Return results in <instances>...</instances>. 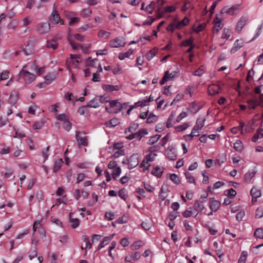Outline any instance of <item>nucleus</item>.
<instances>
[{"instance_id": "52", "label": "nucleus", "mask_w": 263, "mask_h": 263, "mask_svg": "<svg viewBox=\"0 0 263 263\" xmlns=\"http://www.w3.org/2000/svg\"><path fill=\"white\" fill-rule=\"evenodd\" d=\"M176 29H179L178 26L177 25L176 22H173L168 26L167 28V30L168 31L173 32Z\"/></svg>"}, {"instance_id": "30", "label": "nucleus", "mask_w": 263, "mask_h": 263, "mask_svg": "<svg viewBox=\"0 0 263 263\" xmlns=\"http://www.w3.org/2000/svg\"><path fill=\"white\" fill-rule=\"evenodd\" d=\"M194 211L193 207H190L182 213V215L184 217L188 218L194 214Z\"/></svg>"}, {"instance_id": "37", "label": "nucleus", "mask_w": 263, "mask_h": 263, "mask_svg": "<svg viewBox=\"0 0 263 263\" xmlns=\"http://www.w3.org/2000/svg\"><path fill=\"white\" fill-rule=\"evenodd\" d=\"M156 156L157 154L154 153H150L146 155L145 159L146 160V164H147V167L150 166V164H148V162L154 161Z\"/></svg>"}, {"instance_id": "61", "label": "nucleus", "mask_w": 263, "mask_h": 263, "mask_svg": "<svg viewBox=\"0 0 263 263\" xmlns=\"http://www.w3.org/2000/svg\"><path fill=\"white\" fill-rule=\"evenodd\" d=\"M245 215V212L244 211H240L237 214L236 216V220L238 221H240L242 220V218Z\"/></svg>"}, {"instance_id": "27", "label": "nucleus", "mask_w": 263, "mask_h": 263, "mask_svg": "<svg viewBox=\"0 0 263 263\" xmlns=\"http://www.w3.org/2000/svg\"><path fill=\"white\" fill-rule=\"evenodd\" d=\"M133 50L132 49H129L128 51L124 53H120L119 54L118 58L120 60H123L126 58L129 57L133 54Z\"/></svg>"}, {"instance_id": "50", "label": "nucleus", "mask_w": 263, "mask_h": 263, "mask_svg": "<svg viewBox=\"0 0 263 263\" xmlns=\"http://www.w3.org/2000/svg\"><path fill=\"white\" fill-rule=\"evenodd\" d=\"M189 22V20L187 17H185L182 21L176 22L177 25L178 26L179 28H181L182 27L188 24Z\"/></svg>"}, {"instance_id": "62", "label": "nucleus", "mask_w": 263, "mask_h": 263, "mask_svg": "<svg viewBox=\"0 0 263 263\" xmlns=\"http://www.w3.org/2000/svg\"><path fill=\"white\" fill-rule=\"evenodd\" d=\"M69 34L72 35L73 41V39H75V40H77L78 41H83L84 40V36L80 34Z\"/></svg>"}, {"instance_id": "57", "label": "nucleus", "mask_w": 263, "mask_h": 263, "mask_svg": "<svg viewBox=\"0 0 263 263\" xmlns=\"http://www.w3.org/2000/svg\"><path fill=\"white\" fill-rule=\"evenodd\" d=\"M50 146H47L44 150H43L42 151V155L44 158V161L45 162L46 160H47L48 156H49V150Z\"/></svg>"}, {"instance_id": "6", "label": "nucleus", "mask_w": 263, "mask_h": 263, "mask_svg": "<svg viewBox=\"0 0 263 263\" xmlns=\"http://www.w3.org/2000/svg\"><path fill=\"white\" fill-rule=\"evenodd\" d=\"M128 168L132 169L137 166L139 164V159L138 154H133L129 159H128Z\"/></svg>"}, {"instance_id": "5", "label": "nucleus", "mask_w": 263, "mask_h": 263, "mask_svg": "<svg viewBox=\"0 0 263 263\" xmlns=\"http://www.w3.org/2000/svg\"><path fill=\"white\" fill-rule=\"evenodd\" d=\"M50 25L49 23L42 22L37 24L36 30L39 34H45L49 32Z\"/></svg>"}, {"instance_id": "45", "label": "nucleus", "mask_w": 263, "mask_h": 263, "mask_svg": "<svg viewBox=\"0 0 263 263\" xmlns=\"http://www.w3.org/2000/svg\"><path fill=\"white\" fill-rule=\"evenodd\" d=\"M121 173V169L120 167H117L112 173V178L115 180H117V178Z\"/></svg>"}, {"instance_id": "59", "label": "nucleus", "mask_w": 263, "mask_h": 263, "mask_svg": "<svg viewBox=\"0 0 263 263\" xmlns=\"http://www.w3.org/2000/svg\"><path fill=\"white\" fill-rule=\"evenodd\" d=\"M168 71H166L164 72V76L162 78V79L160 81V84L161 85H163L165 82L170 80V79L168 77Z\"/></svg>"}, {"instance_id": "36", "label": "nucleus", "mask_w": 263, "mask_h": 263, "mask_svg": "<svg viewBox=\"0 0 263 263\" xmlns=\"http://www.w3.org/2000/svg\"><path fill=\"white\" fill-rule=\"evenodd\" d=\"M110 33L104 30H100L98 32V36L99 37L108 39L109 37Z\"/></svg>"}, {"instance_id": "25", "label": "nucleus", "mask_w": 263, "mask_h": 263, "mask_svg": "<svg viewBox=\"0 0 263 263\" xmlns=\"http://www.w3.org/2000/svg\"><path fill=\"white\" fill-rule=\"evenodd\" d=\"M200 132L199 130L196 129L195 128H193L192 132L189 135H186L185 137L186 140H191L194 137H197L199 136Z\"/></svg>"}, {"instance_id": "43", "label": "nucleus", "mask_w": 263, "mask_h": 263, "mask_svg": "<svg viewBox=\"0 0 263 263\" xmlns=\"http://www.w3.org/2000/svg\"><path fill=\"white\" fill-rule=\"evenodd\" d=\"M168 191V189L163 185L161 188L159 198L162 200H164L166 197V195H164V194H165Z\"/></svg>"}, {"instance_id": "20", "label": "nucleus", "mask_w": 263, "mask_h": 263, "mask_svg": "<svg viewBox=\"0 0 263 263\" xmlns=\"http://www.w3.org/2000/svg\"><path fill=\"white\" fill-rule=\"evenodd\" d=\"M46 46L48 48L55 50L58 47V43L55 39H52L47 41Z\"/></svg>"}, {"instance_id": "17", "label": "nucleus", "mask_w": 263, "mask_h": 263, "mask_svg": "<svg viewBox=\"0 0 263 263\" xmlns=\"http://www.w3.org/2000/svg\"><path fill=\"white\" fill-rule=\"evenodd\" d=\"M18 100V93L16 91H12L9 97L8 101L11 104H15Z\"/></svg>"}, {"instance_id": "35", "label": "nucleus", "mask_w": 263, "mask_h": 263, "mask_svg": "<svg viewBox=\"0 0 263 263\" xmlns=\"http://www.w3.org/2000/svg\"><path fill=\"white\" fill-rule=\"evenodd\" d=\"M161 136L159 135H154L150 138L148 140L147 143L149 145H153L156 143L160 139Z\"/></svg>"}, {"instance_id": "7", "label": "nucleus", "mask_w": 263, "mask_h": 263, "mask_svg": "<svg viewBox=\"0 0 263 263\" xmlns=\"http://www.w3.org/2000/svg\"><path fill=\"white\" fill-rule=\"evenodd\" d=\"M125 44V42L121 37H118L114 40L110 41L109 43V46L112 48L123 47Z\"/></svg>"}, {"instance_id": "55", "label": "nucleus", "mask_w": 263, "mask_h": 263, "mask_svg": "<svg viewBox=\"0 0 263 263\" xmlns=\"http://www.w3.org/2000/svg\"><path fill=\"white\" fill-rule=\"evenodd\" d=\"M263 216V208H258L256 209L255 212V217L260 218Z\"/></svg>"}, {"instance_id": "21", "label": "nucleus", "mask_w": 263, "mask_h": 263, "mask_svg": "<svg viewBox=\"0 0 263 263\" xmlns=\"http://www.w3.org/2000/svg\"><path fill=\"white\" fill-rule=\"evenodd\" d=\"M248 107L250 109H255V107L259 105V102L255 99H248L247 101Z\"/></svg>"}, {"instance_id": "44", "label": "nucleus", "mask_w": 263, "mask_h": 263, "mask_svg": "<svg viewBox=\"0 0 263 263\" xmlns=\"http://www.w3.org/2000/svg\"><path fill=\"white\" fill-rule=\"evenodd\" d=\"M205 72V68L203 66H201L197 70H196L194 73V75L196 76L200 77Z\"/></svg>"}, {"instance_id": "32", "label": "nucleus", "mask_w": 263, "mask_h": 263, "mask_svg": "<svg viewBox=\"0 0 263 263\" xmlns=\"http://www.w3.org/2000/svg\"><path fill=\"white\" fill-rule=\"evenodd\" d=\"M68 41L73 49L76 50L80 47V45L75 43L72 40V35L68 34Z\"/></svg>"}, {"instance_id": "11", "label": "nucleus", "mask_w": 263, "mask_h": 263, "mask_svg": "<svg viewBox=\"0 0 263 263\" xmlns=\"http://www.w3.org/2000/svg\"><path fill=\"white\" fill-rule=\"evenodd\" d=\"M166 156L171 160L174 161L177 159L176 153L173 147H168L166 152Z\"/></svg>"}, {"instance_id": "2", "label": "nucleus", "mask_w": 263, "mask_h": 263, "mask_svg": "<svg viewBox=\"0 0 263 263\" xmlns=\"http://www.w3.org/2000/svg\"><path fill=\"white\" fill-rule=\"evenodd\" d=\"M26 68V66H23L18 75L20 78L23 79L26 84H30L34 81L35 76L34 74L27 70Z\"/></svg>"}, {"instance_id": "58", "label": "nucleus", "mask_w": 263, "mask_h": 263, "mask_svg": "<svg viewBox=\"0 0 263 263\" xmlns=\"http://www.w3.org/2000/svg\"><path fill=\"white\" fill-rule=\"evenodd\" d=\"M156 54V50L155 49L151 50L146 54V58L147 60H151Z\"/></svg>"}, {"instance_id": "48", "label": "nucleus", "mask_w": 263, "mask_h": 263, "mask_svg": "<svg viewBox=\"0 0 263 263\" xmlns=\"http://www.w3.org/2000/svg\"><path fill=\"white\" fill-rule=\"evenodd\" d=\"M124 155L125 153L124 150H117V151L115 152V153L112 155L111 158L116 159L121 156H124Z\"/></svg>"}, {"instance_id": "18", "label": "nucleus", "mask_w": 263, "mask_h": 263, "mask_svg": "<svg viewBox=\"0 0 263 263\" xmlns=\"http://www.w3.org/2000/svg\"><path fill=\"white\" fill-rule=\"evenodd\" d=\"M100 102L97 96L89 102L88 104H87V106L92 108H97L100 106Z\"/></svg>"}, {"instance_id": "63", "label": "nucleus", "mask_w": 263, "mask_h": 263, "mask_svg": "<svg viewBox=\"0 0 263 263\" xmlns=\"http://www.w3.org/2000/svg\"><path fill=\"white\" fill-rule=\"evenodd\" d=\"M205 120L206 119L204 118H199L197 119L196 124L199 125L200 127L202 128L204 126Z\"/></svg>"}, {"instance_id": "8", "label": "nucleus", "mask_w": 263, "mask_h": 263, "mask_svg": "<svg viewBox=\"0 0 263 263\" xmlns=\"http://www.w3.org/2000/svg\"><path fill=\"white\" fill-rule=\"evenodd\" d=\"M247 17L246 16H242L238 22L235 27V31L238 33H240L243 27L246 25L247 22Z\"/></svg>"}, {"instance_id": "54", "label": "nucleus", "mask_w": 263, "mask_h": 263, "mask_svg": "<svg viewBox=\"0 0 263 263\" xmlns=\"http://www.w3.org/2000/svg\"><path fill=\"white\" fill-rule=\"evenodd\" d=\"M57 119L61 121H62L63 123L69 120L68 116L64 114H60L57 116Z\"/></svg>"}, {"instance_id": "15", "label": "nucleus", "mask_w": 263, "mask_h": 263, "mask_svg": "<svg viewBox=\"0 0 263 263\" xmlns=\"http://www.w3.org/2000/svg\"><path fill=\"white\" fill-rule=\"evenodd\" d=\"M220 87L217 85H211L208 88V92L210 95H214L219 92Z\"/></svg>"}, {"instance_id": "19", "label": "nucleus", "mask_w": 263, "mask_h": 263, "mask_svg": "<svg viewBox=\"0 0 263 263\" xmlns=\"http://www.w3.org/2000/svg\"><path fill=\"white\" fill-rule=\"evenodd\" d=\"M214 31L217 33L220 30H221L223 27L222 24L221 23V20L216 16L215 18L214 21Z\"/></svg>"}, {"instance_id": "64", "label": "nucleus", "mask_w": 263, "mask_h": 263, "mask_svg": "<svg viewBox=\"0 0 263 263\" xmlns=\"http://www.w3.org/2000/svg\"><path fill=\"white\" fill-rule=\"evenodd\" d=\"M119 196L123 200H125L127 198L126 192L124 189L120 190L118 192Z\"/></svg>"}, {"instance_id": "1", "label": "nucleus", "mask_w": 263, "mask_h": 263, "mask_svg": "<svg viewBox=\"0 0 263 263\" xmlns=\"http://www.w3.org/2000/svg\"><path fill=\"white\" fill-rule=\"evenodd\" d=\"M127 106V103L122 104L118 100H113L109 102V106L106 107V110L109 113H118Z\"/></svg>"}, {"instance_id": "60", "label": "nucleus", "mask_w": 263, "mask_h": 263, "mask_svg": "<svg viewBox=\"0 0 263 263\" xmlns=\"http://www.w3.org/2000/svg\"><path fill=\"white\" fill-rule=\"evenodd\" d=\"M137 133L138 134V139L140 140L143 137L148 134L147 130L145 129H141Z\"/></svg>"}, {"instance_id": "33", "label": "nucleus", "mask_w": 263, "mask_h": 263, "mask_svg": "<svg viewBox=\"0 0 263 263\" xmlns=\"http://www.w3.org/2000/svg\"><path fill=\"white\" fill-rule=\"evenodd\" d=\"M91 13L92 11L89 8H84L81 10L80 12V15L82 17L86 18L89 16L91 14Z\"/></svg>"}, {"instance_id": "42", "label": "nucleus", "mask_w": 263, "mask_h": 263, "mask_svg": "<svg viewBox=\"0 0 263 263\" xmlns=\"http://www.w3.org/2000/svg\"><path fill=\"white\" fill-rule=\"evenodd\" d=\"M170 178L176 184H178L180 182L179 177L175 174H171Z\"/></svg>"}, {"instance_id": "51", "label": "nucleus", "mask_w": 263, "mask_h": 263, "mask_svg": "<svg viewBox=\"0 0 263 263\" xmlns=\"http://www.w3.org/2000/svg\"><path fill=\"white\" fill-rule=\"evenodd\" d=\"M55 79V76L54 74L49 73L47 74L45 77V79L46 81H48L47 83H49V84L53 81Z\"/></svg>"}, {"instance_id": "13", "label": "nucleus", "mask_w": 263, "mask_h": 263, "mask_svg": "<svg viewBox=\"0 0 263 263\" xmlns=\"http://www.w3.org/2000/svg\"><path fill=\"white\" fill-rule=\"evenodd\" d=\"M115 234H112L109 236H106L104 238L103 241L99 244L98 247V250L103 248L107 245L109 242L113 238Z\"/></svg>"}, {"instance_id": "24", "label": "nucleus", "mask_w": 263, "mask_h": 263, "mask_svg": "<svg viewBox=\"0 0 263 263\" xmlns=\"http://www.w3.org/2000/svg\"><path fill=\"white\" fill-rule=\"evenodd\" d=\"M250 194L253 198H257L261 196V191L256 187H253L251 191Z\"/></svg>"}, {"instance_id": "14", "label": "nucleus", "mask_w": 263, "mask_h": 263, "mask_svg": "<svg viewBox=\"0 0 263 263\" xmlns=\"http://www.w3.org/2000/svg\"><path fill=\"white\" fill-rule=\"evenodd\" d=\"M237 9V6H233L231 7H224L221 10V13H227L230 15L234 14L235 11Z\"/></svg>"}, {"instance_id": "34", "label": "nucleus", "mask_w": 263, "mask_h": 263, "mask_svg": "<svg viewBox=\"0 0 263 263\" xmlns=\"http://www.w3.org/2000/svg\"><path fill=\"white\" fill-rule=\"evenodd\" d=\"M254 236L256 238H263V228H257L255 230Z\"/></svg>"}, {"instance_id": "46", "label": "nucleus", "mask_w": 263, "mask_h": 263, "mask_svg": "<svg viewBox=\"0 0 263 263\" xmlns=\"http://www.w3.org/2000/svg\"><path fill=\"white\" fill-rule=\"evenodd\" d=\"M82 240L84 242H85V249H90L91 248V244L89 240V238L87 237L85 235H83L82 236Z\"/></svg>"}, {"instance_id": "47", "label": "nucleus", "mask_w": 263, "mask_h": 263, "mask_svg": "<svg viewBox=\"0 0 263 263\" xmlns=\"http://www.w3.org/2000/svg\"><path fill=\"white\" fill-rule=\"evenodd\" d=\"M185 176L187 180V182L190 183H195V179L193 176L189 172L185 173Z\"/></svg>"}, {"instance_id": "56", "label": "nucleus", "mask_w": 263, "mask_h": 263, "mask_svg": "<svg viewBox=\"0 0 263 263\" xmlns=\"http://www.w3.org/2000/svg\"><path fill=\"white\" fill-rule=\"evenodd\" d=\"M9 119L4 117H0V127L7 125L9 123Z\"/></svg>"}, {"instance_id": "53", "label": "nucleus", "mask_w": 263, "mask_h": 263, "mask_svg": "<svg viewBox=\"0 0 263 263\" xmlns=\"http://www.w3.org/2000/svg\"><path fill=\"white\" fill-rule=\"evenodd\" d=\"M190 126L189 123H185L182 125L177 126L176 128L178 132H182Z\"/></svg>"}, {"instance_id": "10", "label": "nucleus", "mask_w": 263, "mask_h": 263, "mask_svg": "<svg viewBox=\"0 0 263 263\" xmlns=\"http://www.w3.org/2000/svg\"><path fill=\"white\" fill-rule=\"evenodd\" d=\"M220 206V202L213 198H210L209 201V206L210 209L213 211L216 212L218 210Z\"/></svg>"}, {"instance_id": "3", "label": "nucleus", "mask_w": 263, "mask_h": 263, "mask_svg": "<svg viewBox=\"0 0 263 263\" xmlns=\"http://www.w3.org/2000/svg\"><path fill=\"white\" fill-rule=\"evenodd\" d=\"M80 57V56L78 54H71L70 55V58L67 59L66 61V65L70 72H71V68H78V63H79V61L78 59H79Z\"/></svg>"}, {"instance_id": "16", "label": "nucleus", "mask_w": 263, "mask_h": 263, "mask_svg": "<svg viewBox=\"0 0 263 263\" xmlns=\"http://www.w3.org/2000/svg\"><path fill=\"white\" fill-rule=\"evenodd\" d=\"M256 173V171L255 170L249 171L246 173L244 176V180L246 182H250L251 179L254 177V175Z\"/></svg>"}, {"instance_id": "4", "label": "nucleus", "mask_w": 263, "mask_h": 263, "mask_svg": "<svg viewBox=\"0 0 263 263\" xmlns=\"http://www.w3.org/2000/svg\"><path fill=\"white\" fill-rule=\"evenodd\" d=\"M76 139L79 146H87L88 138L84 134L79 132H76Z\"/></svg>"}, {"instance_id": "22", "label": "nucleus", "mask_w": 263, "mask_h": 263, "mask_svg": "<svg viewBox=\"0 0 263 263\" xmlns=\"http://www.w3.org/2000/svg\"><path fill=\"white\" fill-rule=\"evenodd\" d=\"M243 46L242 42H240L238 40H236L235 42L233 47L231 49V53H234L238 50H239Z\"/></svg>"}, {"instance_id": "40", "label": "nucleus", "mask_w": 263, "mask_h": 263, "mask_svg": "<svg viewBox=\"0 0 263 263\" xmlns=\"http://www.w3.org/2000/svg\"><path fill=\"white\" fill-rule=\"evenodd\" d=\"M155 5H156V3L155 2H151V3L146 7L145 10L149 14H152L153 10L154 9Z\"/></svg>"}, {"instance_id": "29", "label": "nucleus", "mask_w": 263, "mask_h": 263, "mask_svg": "<svg viewBox=\"0 0 263 263\" xmlns=\"http://www.w3.org/2000/svg\"><path fill=\"white\" fill-rule=\"evenodd\" d=\"M203 202V201H199V200H196L195 201V210L198 211L199 212H201L204 208V205H203L202 203Z\"/></svg>"}, {"instance_id": "41", "label": "nucleus", "mask_w": 263, "mask_h": 263, "mask_svg": "<svg viewBox=\"0 0 263 263\" xmlns=\"http://www.w3.org/2000/svg\"><path fill=\"white\" fill-rule=\"evenodd\" d=\"M247 255L248 253L246 251H242L238 259V263H246Z\"/></svg>"}, {"instance_id": "23", "label": "nucleus", "mask_w": 263, "mask_h": 263, "mask_svg": "<svg viewBox=\"0 0 263 263\" xmlns=\"http://www.w3.org/2000/svg\"><path fill=\"white\" fill-rule=\"evenodd\" d=\"M233 148L235 150L238 152H241L244 148L242 142L240 140H237L233 145Z\"/></svg>"}, {"instance_id": "26", "label": "nucleus", "mask_w": 263, "mask_h": 263, "mask_svg": "<svg viewBox=\"0 0 263 263\" xmlns=\"http://www.w3.org/2000/svg\"><path fill=\"white\" fill-rule=\"evenodd\" d=\"M72 215V213L69 214L70 220L69 221L71 223V226L73 229L77 228L80 224V221L77 218H72L71 216Z\"/></svg>"}, {"instance_id": "28", "label": "nucleus", "mask_w": 263, "mask_h": 263, "mask_svg": "<svg viewBox=\"0 0 263 263\" xmlns=\"http://www.w3.org/2000/svg\"><path fill=\"white\" fill-rule=\"evenodd\" d=\"M163 170L162 168H160L158 166H156L152 171V173L157 176V177H160L163 173Z\"/></svg>"}, {"instance_id": "9", "label": "nucleus", "mask_w": 263, "mask_h": 263, "mask_svg": "<svg viewBox=\"0 0 263 263\" xmlns=\"http://www.w3.org/2000/svg\"><path fill=\"white\" fill-rule=\"evenodd\" d=\"M61 20V17L57 11H52L51 14L49 17V20L51 23L57 24H58Z\"/></svg>"}, {"instance_id": "39", "label": "nucleus", "mask_w": 263, "mask_h": 263, "mask_svg": "<svg viewBox=\"0 0 263 263\" xmlns=\"http://www.w3.org/2000/svg\"><path fill=\"white\" fill-rule=\"evenodd\" d=\"M62 163L63 161L61 159H58L55 162L53 167V172L54 173L57 172L58 170H60Z\"/></svg>"}, {"instance_id": "31", "label": "nucleus", "mask_w": 263, "mask_h": 263, "mask_svg": "<svg viewBox=\"0 0 263 263\" xmlns=\"http://www.w3.org/2000/svg\"><path fill=\"white\" fill-rule=\"evenodd\" d=\"M120 122L117 118H113L106 123L107 127H115L119 124Z\"/></svg>"}, {"instance_id": "38", "label": "nucleus", "mask_w": 263, "mask_h": 263, "mask_svg": "<svg viewBox=\"0 0 263 263\" xmlns=\"http://www.w3.org/2000/svg\"><path fill=\"white\" fill-rule=\"evenodd\" d=\"M157 120V117L153 114V113H150L149 116H148L146 123H152L156 122Z\"/></svg>"}, {"instance_id": "49", "label": "nucleus", "mask_w": 263, "mask_h": 263, "mask_svg": "<svg viewBox=\"0 0 263 263\" xmlns=\"http://www.w3.org/2000/svg\"><path fill=\"white\" fill-rule=\"evenodd\" d=\"M225 194L231 198H233L236 195V192L232 188L225 191Z\"/></svg>"}, {"instance_id": "12", "label": "nucleus", "mask_w": 263, "mask_h": 263, "mask_svg": "<svg viewBox=\"0 0 263 263\" xmlns=\"http://www.w3.org/2000/svg\"><path fill=\"white\" fill-rule=\"evenodd\" d=\"M102 88L108 92H112L114 91H118L120 89V87L119 85H111L109 84L102 85Z\"/></svg>"}]
</instances>
